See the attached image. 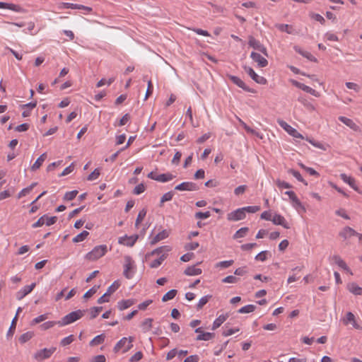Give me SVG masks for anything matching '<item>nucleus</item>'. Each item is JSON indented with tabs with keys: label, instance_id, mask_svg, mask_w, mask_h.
<instances>
[{
	"label": "nucleus",
	"instance_id": "c9c22d12",
	"mask_svg": "<svg viewBox=\"0 0 362 362\" xmlns=\"http://www.w3.org/2000/svg\"><path fill=\"white\" fill-rule=\"evenodd\" d=\"M177 293V291L175 290V289H172L169 291H168L162 298V301L163 302H166V301H168L170 300H172L173 299L176 294Z\"/></svg>",
	"mask_w": 362,
	"mask_h": 362
},
{
	"label": "nucleus",
	"instance_id": "680f3d73",
	"mask_svg": "<svg viewBox=\"0 0 362 362\" xmlns=\"http://www.w3.org/2000/svg\"><path fill=\"white\" fill-rule=\"evenodd\" d=\"M276 185H277V187L279 188L290 189L292 187L291 185H290L289 183H288L285 181H282L281 180H277L276 181Z\"/></svg>",
	"mask_w": 362,
	"mask_h": 362
},
{
	"label": "nucleus",
	"instance_id": "6e6d98bb",
	"mask_svg": "<svg viewBox=\"0 0 362 362\" xmlns=\"http://www.w3.org/2000/svg\"><path fill=\"white\" fill-rule=\"evenodd\" d=\"M276 27L281 32H286L288 34L291 33V28L288 24H276Z\"/></svg>",
	"mask_w": 362,
	"mask_h": 362
},
{
	"label": "nucleus",
	"instance_id": "a211bd4d",
	"mask_svg": "<svg viewBox=\"0 0 362 362\" xmlns=\"http://www.w3.org/2000/svg\"><path fill=\"white\" fill-rule=\"evenodd\" d=\"M358 233H357L355 230H354L352 228L346 226L340 232H339V236L343 238L344 239H347L351 236H356L358 235Z\"/></svg>",
	"mask_w": 362,
	"mask_h": 362
},
{
	"label": "nucleus",
	"instance_id": "a878e982",
	"mask_svg": "<svg viewBox=\"0 0 362 362\" xmlns=\"http://www.w3.org/2000/svg\"><path fill=\"white\" fill-rule=\"evenodd\" d=\"M347 289L354 295H362V288L354 282L349 284L347 285Z\"/></svg>",
	"mask_w": 362,
	"mask_h": 362
},
{
	"label": "nucleus",
	"instance_id": "20e7f679",
	"mask_svg": "<svg viewBox=\"0 0 362 362\" xmlns=\"http://www.w3.org/2000/svg\"><path fill=\"white\" fill-rule=\"evenodd\" d=\"M134 337H129V338L123 337L122 338L115 346L114 351L117 352L121 348L125 346L124 352L129 351L133 346V341Z\"/></svg>",
	"mask_w": 362,
	"mask_h": 362
},
{
	"label": "nucleus",
	"instance_id": "c756f323",
	"mask_svg": "<svg viewBox=\"0 0 362 362\" xmlns=\"http://www.w3.org/2000/svg\"><path fill=\"white\" fill-rule=\"evenodd\" d=\"M215 336V334L214 332H203L199 334H198L196 337V340L197 341H209L214 338Z\"/></svg>",
	"mask_w": 362,
	"mask_h": 362
},
{
	"label": "nucleus",
	"instance_id": "58836bf2",
	"mask_svg": "<svg viewBox=\"0 0 362 362\" xmlns=\"http://www.w3.org/2000/svg\"><path fill=\"white\" fill-rule=\"evenodd\" d=\"M166 258V255L165 254H163L162 255H160V257L155 260H153L151 264H150V267L151 268H157L161 264L162 262Z\"/></svg>",
	"mask_w": 362,
	"mask_h": 362
},
{
	"label": "nucleus",
	"instance_id": "f704fd0d",
	"mask_svg": "<svg viewBox=\"0 0 362 362\" xmlns=\"http://www.w3.org/2000/svg\"><path fill=\"white\" fill-rule=\"evenodd\" d=\"M288 173L291 175H292L295 178H296L299 182H303L305 185H308V182L303 178L300 173L295 170L293 169H289L288 170Z\"/></svg>",
	"mask_w": 362,
	"mask_h": 362
},
{
	"label": "nucleus",
	"instance_id": "de8ad7c7",
	"mask_svg": "<svg viewBox=\"0 0 362 362\" xmlns=\"http://www.w3.org/2000/svg\"><path fill=\"white\" fill-rule=\"evenodd\" d=\"M211 298V296H209V295H207V296H203L202 298H201L197 303V309L199 310L201 308H202V307L206 305L209 300Z\"/></svg>",
	"mask_w": 362,
	"mask_h": 362
},
{
	"label": "nucleus",
	"instance_id": "3c124183",
	"mask_svg": "<svg viewBox=\"0 0 362 362\" xmlns=\"http://www.w3.org/2000/svg\"><path fill=\"white\" fill-rule=\"evenodd\" d=\"M77 194H78L77 190L67 192L65 193V194L64 196V199L67 200V201L73 200L76 197Z\"/></svg>",
	"mask_w": 362,
	"mask_h": 362
},
{
	"label": "nucleus",
	"instance_id": "7c9ffc66",
	"mask_svg": "<svg viewBox=\"0 0 362 362\" xmlns=\"http://www.w3.org/2000/svg\"><path fill=\"white\" fill-rule=\"evenodd\" d=\"M82 7H83V5H81V4H72V3H65V2H62L59 5V8L60 9H65V8L78 9Z\"/></svg>",
	"mask_w": 362,
	"mask_h": 362
},
{
	"label": "nucleus",
	"instance_id": "69168bd1",
	"mask_svg": "<svg viewBox=\"0 0 362 362\" xmlns=\"http://www.w3.org/2000/svg\"><path fill=\"white\" fill-rule=\"evenodd\" d=\"M46 215L41 216L35 223L32 225L33 228L42 226L45 223Z\"/></svg>",
	"mask_w": 362,
	"mask_h": 362
},
{
	"label": "nucleus",
	"instance_id": "cd10ccee",
	"mask_svg": "<svg viewBox=\"0 0 362 362\" xmlns=\"http://www.w3.org/2000/svg\"><path fill=\"white\" fill-rule=\"evenodd\" d=\"M0 8L9 9L13 11L18 12L21 11V6L13 4H8L4 2H0Z\"/></svg>",
	"mask_w": 362,
	"mask_h": 362
},
{
	"label": "nucleus",
	"instance_id": "a18cd8bd",
	"mask_svg": "<svg viewBox=\"0 0 362 362\" xmlns=\"http://www.w3.org/2000/svg\"><path fill=\"white\" fill-rule=\"evenodd\" d=\"M146 215V210L145 209H141L137 216V218L136 219L135 222V226L138 228L140 223L144 220V217Z\"/></svg>",
	"mask_w": 362,
	"mask_h": 362
},
{
	"label": "nucleus",
	"instance_id": "6ab92c4d",
	"mask_svg": "<svg viewBox=\"0 0 362 362\" xmlns=\"http://www.w3.org/2000/svg\"><path fill=\"white\" fill-rule=\"evenodd\" d=\"M339 120L344 123L347 127H350L354 131H358L359 127L351 119L344 116L339 117Z\"/></svg>",
	"mask_w": 362,
	"mask_h": 362
},
{
	"label": "nucleus",
	"instance_id": "49530a36",
	"mask_svg": "<svg viewBox=\"0 0 362 362\" xmlns=\"http://www.w3.org/2000/svg\"><path fill=\"white\" fill-rule=\"evenodd\" d=\"M234 261L233 259L230 260H226V261H221L216 264V267H220V268H228L230 267L233 264Z\"/></svg>",
	"mask_w": 362,
	"mask_h": 362
},
{
	"label": "nucleus",
	"instance_id": "2f4dec72",
	"mask_svg": "<svg viewBox=\"0 0 362 362\" xmlns=\"http://www.w3.org/2000/svg\"><path fill=\"white\" fill-rule=\"evenodd\" d=\"M152 318H146L141 322V327L144 332H147L152 328Z\"/></svg>",
	"mask_w": 362,
	"mask_h": 362
},
{
	"label": "nucleus",
	"instance_id": "f8f14e48",
	"mask_svg": "<svg viewBox=\"0 0 362 362\" xmlns=\"http://www.w3.org/2000/svg\"><path fill=\"white\" fill-rule=\"evenodd\" d=\"M138 238V235H134L131 236L125 235L119 238L118 243L127 247H132L136 242Z\"/></svg>",
	"mask_w": 362,
	"mask_h": 362
},
{
	"label": "nucleus",
	"instance_id": "052dcab7",
	"mask_svg": "<svg viewBox=\"0 0 362 362\" xmlns=\"http://www.w3.org/2000/svg\"><path fill=\"white\" fill-rule=\"evenodd\" d=\"M299 165L300 166L301 168H303L305 170H306L310 175H314V176H318L319 175V173L315 170H314L313 168H309V167H306L303 163H299Z\"/></svg>",
	"mask_w": 362,
	"mask_h": 362
},
{
	"label": "nucleus",
	"instance_id": "1a4fd4ad",
	"mask_svg": "<svg viewBox=\"0 0 362 362\" xmlns=\"http://www.w3.org/2000/svg\"><path fill=\"white\" fill-rule=\"evenodd\" d=\"M285 194L288 195L289 197V199L291 200L292 203V206L297 210L299 209H302L303 211H305V207L303 206L302 203L299 200V199L297 197L296 194L293 191H286L285 192Z\"/></svg>",
	"mask_w": 362,
	"mask_h": 362
},
{
	"label": "nucleus",
	"instance_id": "864d4df0",
	"mask_svg": "<svg viewBox=\"0 0 362 362\" xmlns=\"http://www.w3.org/2000/svg\"><path fill=\"white\" fill-rule=\"evenodd\" d=\"M56 325H58L57 321H48L41 325L40 328L42 330H47L53 327Z\"/></svg>",
	"mask_w": 362,
	"mask_h": 362
},
{
	"label": "nucleus",
	"instance_id": "f257e3e1",
	"mask_svg": "<svg viewBox=\"0 0 362 362\" xmlns=\"http://www.w3.org/2000/svg\"><path fill=\"white\" fill-rule=\"evenodd\" d=\"M86 311L83 310H77L72 311L64 316L60 320L57 321L58 325L60 327L68 325L81 319L85 314Z\"/></svg>",
	"mask_w": 362,
	"mask_h": 362
},
{
	"label": "nucleus",
	"instance_id": "dca6fc26",
	"mask_svg": "<svg viewBox=\"0 0 362 362\" xmlns=\"http://www.w3.org/2000/svg\"><path fill=\"white\" fill-rule=\"evenodd\" d=\"M272 221L274 225L281 226L286 229L290 228V225L286 221L285 218L280 214H274V216L272 218Z\"/></svg>",
	"mask_w": 362,
	"mask_h": 362
},
{
	"label": "nucleus",
	"instance_id": "9d476101",
	"mask_svg": "<svg viewBox=\"0 0 362 362\" xmlns=\"http://www.w3.org/2000/svg\"><path fill=\"white\" fill-rule=\"evenodd\" d=\"M175 189L178 191H197L199 189V187L194 182H184L175 186Z\"/></svg>",
	"mask_w": 362,
	"mask_h": 362
},
{
	"label": "nucleus",
	"instance_id": "2eb2a0df",
	"mask_svg": "<svg viewBox=\"0 0 362 362\" xmlns=\"http://www.w3.org/2000/svg\"><path fill=\"white\" fill-rule=\"evenodd\" d=\"M36 284L33 283L30 285L25 286L16 293V298L18 300H22L25 296L30 293L35 287Z\"/></svg>",
	"mask_w": 362,
	"mask_h": 362
},
{
	"label": "nucleus",
	"instance_id": "7ed1b4c3",
	"mask_svg": "<svg viewBox=\"0 0 362 362\" xmlns=\"http://www.w3.org/2000/svg\"><path fill=\"white\" fill-rule=\"evenodd\" d=\"M134 262L130 256L124 257L123 274L127 279H131L134 276Z\"/></svg>",
	"mask_w": 362,
	"mask_h": 362
},
{
	"label": "nucleus",
	"instance_id": "4c0bfd02",
	"mask_svg": "<svg viewBox=\"0 0 362 362\" xmlns=\"http://www.w3.org/2000/svg\"><path fill=\"white\" fill-rule=\"evenodd\" d=\"M256 306L255 305H247L245 306L242 307L238 310L239 313H252L255 310Z\"/></svg>",
	"mask_w": 362,
	"mask_h": 362
},
{
	"label": "nucleus",
	"instance_id": "774afa93",
	"mask_svg": "<svg viewBox=\"0 0 362 362\" xmlns=\"http://www.w3.org/2000/svg\"><path fill=\"white\" fill-rule=\"evenodd\" d=\"M199 361V357L197 355H191L187 357L184 362H198Z\"/></svg>",
	"mask_w": 362,
	"mask_h": 362
},
{
	"label": "nucleus",
	"instance_id": "0e129e2a",
	"mask_svg": "<svg viewBox=\"0 0 362 362\" xmlns=\"http://www.w3.org/2000/svg\"><path fill=\"white\" fill-rule=\"evenodd\" d=\"M268 253V251L265 250V251H262L261 252L258 253L256 256H255V259L257 260V261H261V262H264L267 259V255Z\"/></svg>",
	"mask_w": 362,
	"mask_h": 362
},
{
	"label": "nucleus",
	"instance_id": "79ce46f5",
	"mask_svg": "<svg viewBox=\"0 0 362 362\" xmlns=\"http://www.w3.org/2000/svg\"><path fill=\"white\" fill-rule=\"evenodd\" d=\"M16 322H17V317L15 316L13 317V319L12 320L11 326H10V327L8 329V331L7 332V334H6L7 338H9V337L13 336V334L14 333V330H15L16 327Z\"/></svg>",
	"mask_w": 362,
	"mask_h": 362
},
{
	"label": "nucleus",
	"instance_id": "e433bc0d",
	"mask_svg": "<svg viewBox=\"0 0 362 362\" xmlns=\"http://www.w3.org/2000/svg\"><path fill=\"white\" fill-rule=\"evenodd\" d=\"M249 231V228L247 227H243L238 230L233 235L234 239H238L240 238H243L246 235L247 233Z\"/></svg>",
	"mask_w": 362,
	"mask_h": 362
},
{
	"label": "nucleus",
	"instance_id": "39448f33",
	"mask_svg": "<svg viewBox=\"0 0 362 362\" xmlns=\"http://www.w3.org/2000/svg\"><path fill=\"white\" fill-rule=\"evenodd\" d=\"M56 349V347L40 349L35 354L34 358L37 361H42L49 358L54 354Z\"/></svg>",
	"mask_w": 362,
	"mask_h": 362
},
{
	"label": "nucleus",
	"instance_id": "ddd939ff",
	"mask_svg": "<svg viewBox=\"0 0 362 362\" xmlns=\"http://www.w3.org/2000/svg\"><path fill=\"white\" fill-rule=\"evenodd\" d=\"M248 45L254 48L255 49H257L264 54V55L267 56V48L258 40H257L253 37H250Z\"/></svg>",
	"mask_w": 362,
	"mask_h": 362
},
{
	"label": "nucleus",
	"instance_id": "09e8293b",
	"mask_svg": "<svg viewBox=\"0 0 362 362\" xmlns=\"http://www.w3.org/2000/svg\"><path fill=\"white\" fill-rule=\"evenodd\" d=\"M242 208L245 214L246 213H256L260 210V206H249Z\"/></svg>",
	"mask_w": 362,
	"mask_h": 362
},
{
	"label": "nucleus",
	"instance_id": "393cba45",
	"mask_svg": "<svg viewBox=\"0 0 362 362\" xmlns=\"http://www.w3.org/2000/svg\"><path fill=\"white\" fill-rule=\"evenodd\" d=\"M202 272L200 268H197L195 266L188 267L185 271L184 274L187 276H196L199 275Z\"/></svg>",
	"mask_w": 362,
	"mask_h": 362
},
{
	"label": "nucleus",
	"instance_id": "bf43d9fd",
	"mask_svg": "<svg viewBox=\"0 0 362 362\" xmlns=\"http://www.w3.org/2000/svg\"><path fill=\"white\" fill-rule=\"evenodd\" d=\"M103 307H93L90 308V319L95 318L99 313L102 310Z\"/></svg>",
	"mask_w": 362,
	"mask_h": 362
},
{
	"label": "nucleus",
	"instance_id": "e2e57ef3",
	"mask_svg": "<svg viewBox=\"0 0 362 362\" xmlns=\"http://www.w3.org/2000/svg\"><path fill=\"white\" fill-rule=\"evenodd\" d=\"M247 187L245 185H240V186H238V187H236L234 189V194L236 196H239L240 194H243V193H245V192L247 189Z\"/></svg>",
	"mask_w": 362,
	"mask_h": 362
},
{
	"label": "nucleus",
	"instance_id": "6e6552de",
	"mask_svg": "<svg viewBox=\"0 0 362 362\" xmlns=\"http://www.w3.org/2000/svg\"><path fill=\"white\" fill-rule=\"evenodd\" d=\"M279 124L290 135L293 136L294 138L303 139L301 134H300L296 129L292 127L291 125L288 124L284 120H279Z\"/></svg>",
	"mask_w": 362,
	"mask_h": 362
},
{
	"label": "nucleus",
	"instance_id": "338daca9",
	"mask_svg": "<svg viewBox=\"0 0 362 362\" xmlns=\"http://www.w3.org/2000/svg\"><path fill=\"white\" fill-rule=\"evenodd\" d=\"M143 357V354L141 351L135 353L129 359L130 362H136L140 361Z\"/></svg>",
	"mask_w": 362,
	"mask_h": 362
},
{
	"label": "nucleus",
	"instance_id": "603ef678",
	"mask_svg": "<svg viewBox=\"0 0 362 362\" xmlns=\"http://www.w3.org/2000/svg\"><path fill=\"white\" fill-rule=\"evenodd\" d=\"M74 335L71 334V335L62 339L60 341V344L62 346H65L66 345L71 344L74 341Z\"/></svg>",
	"mask_w": 362,
	"mask_h": 362
},
{
	"label": "nucleus",
	"instance_id": "8fccbe9b",
	"mask_svg": "<svg viewBox=\"0 0 362 362\" xmlns=\"http://www.w3.org/2000/svg\"><path fill=\"white\" fill-rule=\"evenodd\" d=\"M242 125L243 126L244 129L246 130L247 132L250 133L252 134L255 135L256 136L262 139V136L259 132H256L255 130L251 129L250 127H248L245 122H241Z\"/></svg>",
	"mask_w": 362,
	"mask_h": 362
},
{
	"label": "nucleus",
	"instance_id": "5fc2aeb1",
	"mask_svg": "<svg viewBox=\"0 0 362 362\" xmlns=\"http://www.w3.org/2000/svg\"><path fill=\"white\" fill-rule=\"evenodd\" d=\"M194 216L197 219H205V218H208L211 216V213H210V211H206V212L198 211L195 214Z\"/></svg>",
	"mask_w": 362,
	"mask_h": 362
},
{
	"label": "nucleus",
	"instance_id": "13d9d810",
	"mask_svg": "<svg viewBox=\"0 0 362 362\" xmlns=\"http://www.w3.org/2000/svg\"><path fill=\"white\" fill-rule=\"evenodd\" d=\"M100 170L98 168H95L87 177V180L89 181L95 180L98 178L100 175Z\"/></svg>",
	"mask_w": 362,
	"mask_h": 362
},
{
	"label": "nucleus",
	"instance_id": "ea45409f",
	"mask_svg": "<svg viewBox=\"0 0 362 362\" xmlns=\"http://www.w3.org/2000/svg\"><path fill=\"white\" fill-rule=\"evenodd\" d=\"M174 193L170 191L165 193L160 198V206H162L163 203L172 200Z\"/></svg>",
	"mask_w": 362,
	"mask_h": 362
},
{
	"label": "nucleus",
	"instance_id": "b1692460",
	"mask_svg": "<svg viewBox=\"0 0 362 362\" xmlns=\"http://www.w3.org/2000/svg\"><path fill=\"white\" fill-rule=\"evenodd\" d=\"M228 314L219 315L213 322L212 329L215 330L219 327L228 317Z\"/></svg>",
	"mask_w": 362,
	"mask_h": 362
},
{
	"label": "nucleus",
	"instance_id": "37998d69",
	"mask_svg": "<svg viewBox=\"0 0 362 362\" xmlns=\"http://www.w3.org/2000/svg\"><path fill=\"white\" fill-rule=\"evenodd\" d=\"M120 286V282L117 280V281H115L107 288V293L110 295H111L112 293H113L114 292H115L118 288Z\"/></svg>",
	"mask_w": 362,
	"mask_h": 362
},
{
	"label": "nucleus",
	"instance_id": "5701e85b",
	"mask_svg": "<svg viewBox=\"0 0 362 362\" xmlns=\"http://www.w3.org/2000/svg\"><path fill=\"white\" fill-rule=\"evenodd\" d=\"M134 304V299L122 300L117 303V308L119 310H123L129 308Z\"/></svg>",
	"mask_w": 362,
	"mask_h": 362
},
{
	"label": "nucleus",
	"instance_id": "9b49d317",
	"mask_svg": "<svg viewBox=\"0 0 362 362\" xmlns=\"http://www.w3.org/2000/svg\"><path fill=\"white\" fill-rule=\"evenodd\" d=\"M228 78L236 86L248 93H254V90L247 86L239 77L233 75H228Z\"/></svg>",
	"mask_w": 362,
	"mask_h": 362
},
{
	"label": "nucleus",
	"instance_id": "473e14b6",
	"mask_svg": "<svg viewBox=\"0 0 362 362\" xmlns=\"http://www.w3.org/2000/svg\"><path fill=\"white\" fill-rule=\"evenodd\" d=\"M105 336L104 334H99L96 337H95L90 341V346H97L99 344H101L105 341Z\"/></svg>",
	"mask_w": 362,
	"mask_h": 362
},
{
	"label": "nucleus",
	"instance_id": "0eeeda50",
	"mask_svg": "<svg viewBox=\"0 0 362 362\" xmlns=\"http://www.w3.org/2000/svg\"><path fill=\"white\" fill-rule=\"evenodd\" d=\"M246 216L243 208H239L227 214V219L230 221H238L245 218Z\"/></svg>",
	"mask_w": 362,
	"mask_h": 362
},
{
	"label": "nucleus",
	"instance_id": "412c9836",
	"mask_svg": "<svg viewBox=\"0 0 362 362\" xmlns=\"http://www.w3.org/2000/svg\"><path fill=\"white\" fill-rule=\"evenodd\" d=\"M294 50L308 60L314 62H317V59L310 52L302 49L298 46H295Z\"/></svg>",
	"mask_w": 362,
	"mask_h": 362
},
{
	"label": "nucleus",
	"instance_id": "bb28decb",
	"mask_svg": "<svg viewBox=\"0 0 362 362\" xmlns=\"http://www.w3.org/2000/svg\"><path fill=\"white\" fill-rule=\"evenodd\" d=\"M47 158V154L45 153H42L39 156V158L35 160L34 164L31 166L32 170H36L40 168L42 165L43 162Z\"/></svg>",
	"mask_w": 362,
	"mask_h": 362
},
{
	"label": "nucleus",
	"instance_id": "aec40b11",
	"mask_svg": "<svg viewBox=\"0 0 362 362\" xmlns=\"http://www.w3.org/2000/svg\"><path fill=\"white\" fill-rule=\"evenodd\" d=\"M169 236V232L166 230H163L161 232L158 233L156 236H154L151 240L150 243L151 245H153L158 243L159 241L167 238Z\"/></svg>",
	"mask_w": 362,
	"mask_h": 362
},
{
	"label": "nucleus",
	"instance_id": "4be33fe9",
	"mask_svg": "<svg viewBox=\"0 0 362 362\" xmlns=\"http://www.w3.org/2000/svg\"><path fill=\"white\" fill-rule=\"evenodd\" d=\"M340 177L344 182L347 183L354 190L358 189L354 178L351 177V176H348L345 173L341 174Z\"/></svg>",
	"mask_w": 362,
	"mask_h": 362
},
{
	"label": "nucleus",
	"instance_id": "4d7b16f0",
	"mask_svg": "<svg viewBox=\"0 0 362 362\" xmlns=\"http://www.w3.org/2000/svg\"><path fill=\"white\" fill-rule=\"evenodd\" d=\"M239 281V278H237L234 276H228L222 279L223 283H228V284H235Z\"/></svg>",
	"mask_w": 362,
	"mask_h": 362
},
{
	"label": "nucleus",
	"instance_id": "72a5a7b5",
	"mask_svg": "<svg viewBox=\"0 0 362 362\" xmlns=\"http://www.w3.org/2000/svg\"><path fill=\"white\" fill-rule=\"evenodd\" d=\"M88 235L89 233L87 230H83L81 233L74 237L72 241L74 243L82 242L88 236Z\"/></svg>",
	"mask_w": 362,
	"mask_h": 362
},
{
	"label": "nucleus",
	"instance_id": "a19ab883",
	"mask_svg": "<svg viewBox=\"0 0 362 362\" xmlns=\"http://www.w3.org/2000/svg\"><path fill=\"white\" fill-rule=\"evenodd\" d=\"M171 250V247L168 245H165V246H162V247H159L155 250H153L151 252V255H159L163 252H169Z\"/></svg>",
	"mask_w": 362,
	"mask_h": 362
},
{
	"label": "nucleus",
	"instance_id": "f03ea898",
	"mask_svg": "<svg viewBox=\"0 0 362 362\" xmlns=\"http://www.w3.org/2000/svg\"><path fill=\"white\" fill-rule=\"evenodd\" d=\"M107 251V245H101L95 246L90 252L86 255V259L95 261L104 256Z\"/></svg>",
	"mask_w": 362,
	"mask_h": 362
},
{
	"label": "nucleus",
	"instance_id": "423d86ee",
	"mask_svg": "<svg viewBox=\"0 0 362 362\" xmlns=\"http://www.w3.org/2000/svg\"><path fill=\"white\" fill-rule=\"evenodd\" d=\"M244 71L251 77V78L255 81L257 83L264 85L267 83V79L263 77L257 75L255 71L250 66H244Z\"/></svg>",
	"mask_w": 362,
	"mask_h": 362
},
{
	"label": "nucleus",
	"instance_id": "c03bdc74",
	"mask_svg": "<svg viewBox=\"0 0 362 362\" xmlns=\"http://www.w3.org/2000/svg\"><path fill=\"white\" fill-rule=\"evenodd\" d=\"M33 335H34L33 332H27L23 334L22 335H21V337L19 338V341L21 344H24V343L27 342L28 341H29L33 337Z\"/></svg>",
	"mask_w": 362,
	"mask_h": 362
},
{
	"label": "nucleus",
	"instance_id": "f3484780",
	"mask_svg": "<svg viewBox=\"0 0 362 362\" xmlns=\"http://www.w3.org/2000/svg\"><path fill=\"white\" fill-rule=\"evenodd\" d=\"M250 57L252 60L258 64L259 67H265L268 64V61L263 57H262L259 53L252 52L250 54Z\"/></svg>",
	"mask_w": 362,
	"mask_h": 362
},
{
	"label": "nucleus",
	"instance_id": "4468645a",
	"mask_svg": "<svg viewBox=\"0 0 362 362\" xmlns=\"http://www.w3.org/2000/svg\"><path fill=\"white\" fill-rule=\"evenodd\" d=\"M343 322L346 325L351 323L356 329L362 330V326L357 323L355 316L351 312L346 313L345 318L343 319Z\"/></svg>",
	"mask_w": 362,
	"mask_h": 362
},
{
	"label": "nucleus",
	"instance_id": "c85d7f7f",
	"mask_svg": "<svg viewBox=\"0 0 362 362\" xmlns=\"http://www.w3.org/2000/svg\"><path fill=\"white\" fill-rule=\"evenodd\" d=\"M175 177V175H173L171 173H163L158 175L157 180L158 182H166L168 181L172 180L173 178Z\"/></svg>",
	"mask_w": 362,
	"mask_h": 362
}]
</instances>
